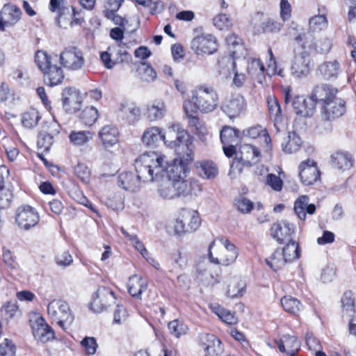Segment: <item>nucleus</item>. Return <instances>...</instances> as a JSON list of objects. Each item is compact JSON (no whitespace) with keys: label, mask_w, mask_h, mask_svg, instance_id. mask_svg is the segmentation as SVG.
Masks as SVG:
<instances>
[{"label":"nucleus","mask_w":356,"mask_h":356,"mask_svg":"<svg viewBox=\"0 0 356 356\" xmlns=\"http://www.w3.org/2000/svg\"><path fill=\"white\" fill-rule=\"evenodd\" d=\"M162 158L156 154L145 152L135 161L136 175L131 172H124L119 175L118 184L125 191L136 192L141 182L154 181V177L161 172L159 161Z\"/></svg>","instance_id":"obj_1"},{"label":"nucleus","mask_w":356,"mask_h":356,"mask_svg":"<svg viewBox=\"0 0 356 356\" xmlns=\"http://www.w3.org/2000/svg\"><path fill=\"white\" fill-rule=\"evenodd\" d=\"M184 147H179L175 150L177 157L170 163L167 161L166 156L160 152H148V153L156 154L162 158L159 161L161 172L155 175L154 181H159L164 177L167 180L175 181L179 179L186 178L189 171L188 165L194 160L193 150H183Z\"/></svg>","instance_id":"obj_2"},{"label":"nucleus","mask_w":356,"mask_h":356,"mask_svg":"<svg viewBox=\"0 0 356 356\" xmlns=\"http://www.w3.org/2000/svg\"><path fill=\"white\" fill-rule=\"evenodd\" d=\"M218 104V95L211 86L202 85L192 92L191 99L184 101V109L186 115L200 111L204 113L213 111Z\"/></svg>","instance_id":"obj_3"},{"label":"nucleus","mask_w":356,"mask_h":356,"mask_svg":"<svg viewBox=\"0 0 356 356\" xmlns=\"http://www.w3.org/2000/svg\"><path fill=\"white\" fill-rule=\"evenodd\" d=\"M49 317L60 327L65 330L74 321V316L68 303L60 299H54L47 305Z\"/></svg>","instance_id":"obj_4"},{"label":"nucleus","mask_w":356,"mask_h":356,"mask_svg":"<svg viewBox=\"0 0 356 356\" xmlns=\"http://www.w3.org/2000/svg\"><path fill=\"white\" fill-rule=\"evenodd\" d=\"M60 65L69 71H78L81 70L86 60L81 49L75 47L65 48L59 55Z\"/></svg>","instance_id":"obj_5"},{"label":"nucleus","mask_w":356,"mask_h":356,"mask_svg":"<svg viewBox=\"0 0 356 356\" xmlns=\"http://www.w3.org/2000/svg\"><path fill=\"white\" fill-rule=\"evenodd\" d=\"M260 158V152L253 145L243 144L240 147L239 153L231 165V170L235 168L241 172L243 166H251L257 163Z\"/></svg>","instance_id":"obj_6"},{"label":"nucleus","mask_w":356,"mask_h":356,"mask_svg":"<svg viewBox=\"0 0 356 356\" xmlns=\"http://www.w3.org/2000/svg\"><path fill=\"white\" fill-rule=\"evenodd\" d=\"M312 67V59L309 52L306 50L297 52L295 50L290 67L291 75L298 79L305 78L310 73Z\"/></svg>","instance_id":"obj_7"},{"label":"nucleus","mask_w":356,"mask_h":356,"mask_svg":"<svg viewBox=\"0 0 356 356\" xmlns=\"http://www.w3.org/2000/svg\"><path fill=\"white\" fill-rule=\"evenodd\" d=\"M40 216L31 206L23 205L15 211V222L21 229L28 231L38 225Z\"/></svg>","instance_id":"obj_8"},{"label":"nucleus","mask_w":356,"mask_h":356,"mask_svg":"<svg viewBox=\"0 0 356 356\" xmlns=\"http://www.w3.org/2000/svg\"><path fill=\"white\" fill-rule=\"evenodd\" d=\"M191 49L197 56L212 55L218 48L216 38L211 34H202L191 42Z\"/></svg>","instance_id":"obj_9"},{"label":"nucleus","mask_w":356,"mask_h":356,"mask_svg":"<svg viewBox=\"0 0 356 356\" xmlns=\"http://www.w3.org/2000/svg\"><path fill=\"white\" fill-rule=\"evenodd\" d=\"M221 243L223 248L220 250V254L217 257H213L211 249L215 245V241H213L209 246V259L211 262L216 264H222L224 266H229L232 264L238 257V251L235 245L231 243L227 239H221Z\"/></svg>","instance_id":"obj_10"},{"label":"nucleus","mask_w":356,"mask_h":356,"mask_svg":"<svg viewBox=\"0 0 356 356\" xmlns=\"http://www.w3.org/2000/svg\"><path fill=\"white\" fill-rule=\"evenodd\" d=\"M115 302L113 291L109 288L99 286L93 294L90 303L91 309L95 312H102Z\"/></svg>","instance_id":"obj_11"},{"label":"nucleus","mask_w":356,"mask_h":356,"mask_svg":"<svg viewBox=\"0 0 356 356\" xmlns=\"http://www.w3.org/2000/svg\"><path fill=\"white\" fill-rule=\"evenodd\" d=\"M320 170L314 160L307 159L300 163L299 177L304 185L314 184L320 179Z\"/></svg>","instance_id":"obj_12"},{"label":"nucleus","mask_w":356,"mask_h":356,"mask_svg":"<svg viewBox=\"0 0 356 356\" xmlns=\"http://www.w3.org/2000/svg\"><path fill=\"white\" fill-rule=\"evenodd\" d=\"M219 72L225 77L231 76L230 70L234 74L232 83L237 88H241L244 84L246 76L243 72H238L236 70V63L230 57L225 56L218 60Z\"/></svg>","instance_id":"obj_13"},{"label":"nucleus","mask_w":356,"mask_h":356,"mask_svg":"<svg viewBox=\"0 0 356 356\" xmlns=\"http://www.w3.org/2000/svg\"><path fill=\"white\" fill-rule=\"evenodd\" d=\"M31 322L35 339L42 343H46L54 339V330L46 323L43 317L38 316Z\"/></svg>","instance_id":"obj_14"},{"label":"nucleus","mask_w":356,"mask_h":356,"mask_svg":"<svg viewBox=\"0 0 356 356\" xmlns=\"http://www.w3.org/2000/svg\"><path fill=\"white\" fill-rule=\"evenodd\" d=\"M169 129L173 132L177 133L176 140L168 142V145L169 147L174 148L175 150L181 147H184L183 150L186 151L194 149L193 139L188 132L181 127L179 123H172L169 127Z\"/></svg>","instance_id":"obj_15"},{"label":"nucleus","mask_w":356,"mask_h":356,"mask_svg":"<svg viewBox=\"0 0 356 356\" xmlns=\"http://www.w3.org/2000/svg\"><path fill=\"white\" fill-rule=\"evenodd\" d=\"M296 226L288 220H281L275 222L270 228L272 237L280 243H284L291 239L292 234H295Z\"/></svg>","instance_id":"obj_16"},{"label":"nucleus","mask_w":356,"mask_h":356,"mask_svg":"<svg viewBox=\"0 0 356 356\" xmlns=\"http://www.w3.org/2000/svg\"><path fill=\"white\" fill-rule=\"evenodd\" d=\"M245 101L243 96L237 94L227 97L222 102L221 108L230 118H235L243 111Z\"/></svg>","instance_id":"obj_17"},{"label":"nucleus","mask_w":356,"mask_h":356,"mask_svg":"<svg viewBox=\"0 0 356 356\" xmlns=\"http://www.w3.org/2000/svg\"><path fill=\"white\" fill-rule=\"evenodd\" d=\"M339 90L332 85L327 83H321L316 85L309 96L311 99L314 100L315 105L317 102H320L322 105L327 103L337 97Z\"/></svg>","instance_id":"obj_18"},{"label":"nucleus","mask_w":356,"mask_h":356,"mask_svg":"<svg viewBox=\"0 0 356 356\" xmlns=\"http://www.w3.org/2000/svg\"><path fill=\"white\" fill-rule=\"evenodd\" d=\"M339 90L332 85L327 83H321L316 85L309 96L311 99L314 100L315 105L317 102H320L322 105L327 103L337 97Z\"/></svg>","instance_id":"obj_19"},{"label":"nucleus","mask_w":356,"mask_h":356,"mask_svg":"<svg viewBox=\"0 0 356 356\" xmlns=\"http://www.w3.org/2000/svg\"><path fill=\"white\" fill-rule=\"evenodd\" d=\"M292 106L295 113L300 118H310L316 111L315 102L310 97L305 98L296 96L292 101Z\"/></svg>","instance_id":"obj_20"},{"label":"nucleus","mask_w":356,"mask_h":356,"mask_svg":"<svg viewBox=\"0 0 356 356\" xmlns=\"http://www.w3.org/2000/svg\"><path fill=\"white\" fill-rule=\"evenodd\" d=\"M346 112V103L339 97L322 105L321 113L327 120H332L342 116Z\"/></svg>","instance_id":"obj_21"},{"label":"nucleus","mask_w":356,"mask_h":356,"mask_svg":"<svg viewBox=\"0 0 356 356\" xmlns=\"http://www.w3.org/2000/svg\"><path fill=\"white\" fill-rule=\"evenodd\" d=\"M177 197L181 196L197 195L201 191V186L194 179H179L173 181Z\"/></svg>","instance_id":"obj_22"},{"label":"nucleus","mask_w":356,"mask_h":356,"mask_svg":"<svg viewBox=\"0 0 356 356\" xmlns=\"http://www.w3.org/2000/svg\"><path fill=\"white\" fill-rule=\"evenodd\" d=\"M19 8L14 5H4L0 13V31H4L5 26H11L17 24L22 16Z\"/></svg>","instance_id":"obj_23"},{"label":"nucleus","mask_w":356,"mask_h":356,"mask_svg":"<svg viewBox=\"0 0 356 356\" xmlns=\"http://www.w3.org/2000/svg\"><path fill=\"white\" fill-rule=\"evenodd\" d=\"M142 143L149 147H155L163 141L168 145V141L165 140V135L161 129L158 127H150L145 129L141 136Z\"/></svg>","instance_id":"obj_24"},{"label":"nucleus","mask_w":356,"mask_h":356,"mask_svg":"<svg viewBox=\"0 0 356 356\" xmlns=\"http://www.w3.org/2000/svg\"><path fill=\"white\" fill-rule=\"evenodd\" d=\"M98 137L104 147L109 148L118 143L120 132L115 126L106 124L100 129Z\"/></svg>","instance_id":"obj_25"},{"label":"nucleus","mask_w":356,"mask_h":356,"mask_svg":"<svg viewBox=\"0 0 356 356\" xmlns=\"http://www.w3.org/2000/svg\"><path fill=\"white\" fill-rule=\"evenodd\" d=\"M140 109L134 104L122 103L120 104L118 115L129 124H134L140 117Z\"/></svg>","instance_id":"obj_26"},{"label":"nucleus","mask_w":356,"mask_h":356,"mask_svg":"<svg viewBox=\"0 0 356 356\" xmlns=\"http://www.w3.org/2000/svg\"><path fill=\"white\" fill-rule=\"evenodd\" d=\"M277 344L280 352L286 353L289 356H295L300 346L297 337L289 334L283 335Z\"/></svg>","instance_id":"obj_27"},{"label":"nucleus","mask_w":356,"mask_h":356,"mask_svg":"<svg viewBox=\"0 0 356 356\" xmlns=\"http://www.w3.org/2000/svg\"><path fill=\"white\" fill-rule=\"evenodd\" d=\"M202 340L205 341L204 349L206 356H220L223 353V346L215 335L207 334Z\"/></svg>","instance_id":"obj_28"},{"label":"nucleus","mask_w":356,"mask_h":356,"mask_svg":"<svg viewBox=\"0 0 356 356\" xmlns=\"http://www.w3.org/2000/svg\"><path fill=\"white\" fill-rule=\"evenodd\" d=\"M341 71L340 64L337 60L326 61L321 63L317 69L321 76L325 80L336 79Z\"/></svg>","instance_id":"obj_29"},{"label":"nucleus","mask_w":356,"mask_h":356,"mask_svg":"<svg viewBox=\"0 0 356 356\" xmlns=\"http://www.w3.org/2000/svg\"><path fill=\"white\" fill-rule=\"evenodd\" d=\"M127 287L131 296L140 298L142 293L147 290V282L141 276L134 275L129 277Z\"/></svg>","instance_id":"obj_30"},{"label":"nucleus","mask_w":356,"mask_h":356,"mask_svg":"<svg viewBox=\"0 0 356 356\" xmlns=\"http://www.w3.org/2000/svg\"><path fill=\"white\" fill-rule=\"evenodd\" d=\"M266 103L269 116L273 121L275 126L278 129V126L282 122L283 120L281 106L277 98L273 95L267 97Z\"/></svg>","instance_id":"obj_31"},{"label":"nucleus","mask_w":356,"mask_h":356,"mask_svg":"<svg viewBox=\"0 0 356 356\" xmlns=\"http://www.w3.org/2000/svg\"><path fill=\"white\" fill-rule=\"evenodd\" d=\"M294 211L300 220H305L306 214H313L316 211L314 204H309V197L302 195L294 203Z\"/></svg>","instance_id":"obj_32"},{"label":"nucleus","mask_w":356,"mask_h":356,"mask_svg":"<svg viewBox=\"0 0 356 356\" xmlns=\"http://www.w3.org/2000/svg\"><path fill=\"white\" fill-rule=\"evenodd\" d=\"M331 165L339 170L345 171L352 167L353 161L348 154L336 152L331 155Z\"/></svg>","instance_id":"obj_33"},{"label":"nucleus","mask_w":356,"mask_h":356,"mask_svg":"<svg viewBox=\"0 0 356 356\" xmlns=\"http://www.w3.org/2000/svg\"><path fill=\"white\" fill-rule=\"evenodd\" d=\"M182 218L186 225L187 232L197 230L201 224V220L198 212L195 210H181Z\"/></svg>","instance_id":"obj_34"},{"label":"nucleus","mask_w":356,"mask_h":356,"mask_svg":"<svg viewBox=\"0 0 356 356\" xmlns=\"http://www.w3.org/2000/svg\"><path fill=\"white\" fill-rule=\"evenodd\" d=\"M247 71L253 79H256L260 83H261L265 79V67L259 58L248 59Z\"/></svg>","instance_id":"obj_35"},{"label":"nucleus","mask_w":356,"mask_h":356,"mask_svg":"<svg viewBox=\"0 0 356 356\" xmlns=\"http://www.w3.org/2000/svg\"><path fill=\"white\" fill-rule=\"evenodd\" d=\"M44 80L49 86H56L64 79V74L61 67L52 65L43 72Z\"/></svg>","instance_id":"obj_36"},{"label":"nucleus","mask_w":356,"mask_h":356,"mask_svg":"<svg viewBox=\"0 0 356 356\" xmlns=\"http://www.w3.org/2000/svg\"><path fill=\"white\" fill-rule=\"evenodd\" d=\"M165 114V105L160 101H155L148 104L146 109V117L151 121H156L162 119Z\"/></svg>","instance_id":"obj_37"},{"label":"nucleus","mask_w":356,"mask_h":356,"mask_svg":"<svg viewBox=\"0 0 356 356\" xmlns=\"http://www.w3.org/2000/svg\"><path fill=\"white\" fill-rule=\"evenodd\" d=\"M301 144V138L295 132H289L282 143V147L284 152L292 154L300 149Z\"/></svg>","instance_id":"obj_38"},{"label":"nucleus","mask_w":356,"mask_h":356,"mask_svg":"<svg viewBox=\"0 0 356 356\" xmlns=\"http://www.w3.org/2000/svg\"><path fill=\"white\" fill-rule=\"evenodd\" d=\"M245 283L240 277H233L230 279L228 286L227 296L234 298L242 296L245 293Z\"/></svg>","instance_id":"obj_39"},{"label":"nucleus","mask_w":356,"mask_h":356,"mask_svg":"<svg viewBox=\"0 0 356 356\" xmlns=\"http://www.w3.org/2000/svg\"><path fill=\"white\" fill-rule=\"evenodd\" d=\"M186 115L188 118V124L192 131L198 136L200 140L202 141L205 140L206 136L208 134L205 124L201 122L197 117L193 116L191 113Z\"/></svg>","instance_id":"obj_40"},{"label":"nucleus","mask_w":356,"mask_h":356,"mask_svg":"<svg viewBox=\"0 0 356 356\" xmlns=\"http://www.w3.org/2000/svg\"><path fill=\"white\" fill-rule=\"evenodd\" d=\"M226 42L229 47L231 55L233 58L239 57L244 49L242 40L235 33H231L226 38Z\"/></svg>","instance_id":"obj_41"},{"label":"nucleus","mask_w":356,"mask_h":356,"mask_svg":"<svg viewBox=\"0 0 356 356\" xmlns=\"http://www.w3.org/2000/svg\"><path fill=\"white\" fill-rule=\"evenodd\" d=\"M198 173L205 179H213L218 172L216 165L211 161H204L197 166Z\"/></svg>","instance_id":"obj_42"},{"label":"nucleus","mask_w":356,"mask_h":356,"mask_svg":"<svg viewBox=\"0 0 356 356\" xmlns=\"http://www.w3.org/2000/svg\"><path fill=\"white\" fill-rule=\"evenodd\" d=\"M93 138L90 131H72L69 135L70 142L76 146H82L88 143Z\"/></svg>","instance_id":"obj_43"},{"label":"nucleus","mask_w":356,"mask_h":356,"mask_svg":"<svg viewBox=\"0 0 356 356\" xmlns=\"http://www.w3.org/2000/svg\"><path fill=\"white\" fill-rule=\"evenodd\" d=\"M288 262L282 250L277 249L266 259V264L275 271L282 268Z\"/></svg>","instance_id":"obj_44"},{"label":"nucleus","mask_w":356,"mask_h":356,"mask_svg":"<svg viewBox=\"0 0 356 356\" xmlns=\"http://www.w3.org/2000/svg\"><path fill=\"white\" fill-rule=\"evenodd\" d=\"M158 193L161 197L165 200H171L177 197L173 181L164 180L158 188Z\"/></svg>","instance_id":"obj_45"},{"label":"nucleus","mask_w":356,"mask_h":356,"mask_svg":"<svg viewBox=\"0 0 356 356\" xmlns=\"http://www.w3.org/2000/svg\"><path fill=\"white\" fill-rule=\"evenodd\" d=\"M284 257L287 259L288 262H291L300 257V250L298 243L293 240H290L286 242V244L282 249Z\"/></svg>","instance_id":"obj_46"},{"label":"nucleus","mask_w":356,"mask_h":356,"mask_svg":"<svg viewBox=\"0 0 356 356\" xmlns=\"http://www.w3.org/2000/svg\"><path fill=\"white\" fill-rule=\"evenodd\" d=\"M166 228L170 234L175 236H181L184 234L187 233L186 225L184 224L182 218L181 211L174 221L168 224Z\"/></svg>","instance_id":"obj_47"},{"label":"nucleus","mask_w":356,"mask_h":356,"mask_svg":"<svg viewBox=\"0 0 356 356\" xmlns=\"http://www.w3.org/2000/svg\"><path fill=\"white\" fill-rule=\"evenodd\" d=\"M63 106L68 112H76L80 108L81 100L75 91H72L68 94L67 97L63 99Z\"/></svg>","instance_id":"obj_48"},{"label":"nucleus","mask_w":356,"mask_h":356,"mask_svg":"<svg viewBox=\"0 0 356 356\" xmlns=\"http://www.w3.org/2000/svg\"><path fill=\"white\" fill-rule=\"evenodd\" d=\"M283 309L292 314H297L302 307L300 302L291 296H284L281 299Z\"/></svg>","instance_id":"obj_49"},{"label":"nucleus","mask_w":356,"mask_h":356,"mask_svg":"<svg viewBox=\"0 0 356 356\" xmlns=\"http://www.w3.org/2000/svg\"><path fill=\"white\" fill-rule=\"evenodd\" d=\"M245 135L252 139L263 138L264 142L268 146L271 143V138L267 131L261 126L252 127L244 132Z\"/></svg>","instance_id":"obj_50"},{"label":"nucleus","mask_w":356,"mask_h":356,"mask_svg":"<svg viewBox=\"0 0 356 356\" xmlns=\"http://www.w3.org/2000/svg\"><path fill=\"white\" fill-rule=\"evenodd\" d=\"M238 131L227 126H225L220 131V140L223 145L237 143L238 140Z\"/></svg>","instance_id":"obj_51"},{"label":"nucleus","mask_w":356,"mask_h":356,"mask_svg":"<svg viewBox=\"0 0 356 356\" xmlns=\"http://www.w3.org/2000/svg\"><path fill=\"white\" fill-rule=\"evenodd\" d=\"M98 118L97 109L94 106L86 107L81 113L80 119L86 126H92Z\"/></svg>","instance_id":"obj_52"},{"label":"nucleus","mask_w":356,"mask_h":356,"mask_svg":"<svg viewBox=\"0 0 356 356\" xmlns=\"http://www.w3.org/2000/svg\"><path fill=\"white\" fill-rule=\"evenodd\" d=\"M168 327L170 333L176 338H179L181 336L186 334L188 330L187 325L178 319L170 321Z\"/></svg>","instance_id":"obj_53"},{"label":"nucleus","mask_w":356,"mask_h":356,"mask_svg":"<svg viewBox=\"0 0 356 356\" xmlns=\"http://www.w3.org/2000/svg\"><path fill=\"white\" fill-rule=\"evenodd\" d=\"M40 120L39 112L35 109H31L23 114L22 122L24 127L31 129L35 127Z\"/></svg>","instance_id":"obj_54"},{"label":"nucleus","mask_w":356,"mask_h":356,"mask_svg":"<svg viewBox=\"0 0 356 356\" xmlns=\"http://www.w3.org/2000/svg\"><path fill=\"white\" fill-rule=\"evenodd\" d=\"M73 17L71 10L69 8H63L56 18L57 24L63 29L68 26H73Z\"/></svg>","instance_id":"obj_55"},{"label":"nucleus","mask_w":356,"mask_h":356,"mask_svg":"<svg viewBox=\"0 0 356 356\" xmlns=\"http://www.w3.org/2000/svg\"><path fill=\"white\" fill-rule=\"evenodd\" d=\"M35 63L42 73L52 65L51 57L44 51L35 53Z\"/></svg>","instance_id":"obj_56"},{"label":"nucleus","mask_w":356,"mask_h":356,"mask_svg":"<svg viewBox=\"0 0 356 356\" xmlns=\"http://www.w3.org/2000/svg\"><path fill=\"white\" fill-rule=\"evenodd\" d=\"M327 24V21L325 15H315L309 19V29L313 32L320 31L326 28Z\"/></svg>","instance_id":"obj_57"},{"label":"nucleus","mask_w":356,"mask_h":356,"mask_svg":"<svg viewBox=\"0 0 356 356\" xmlns=\"http://www.w3.org/2000/svg\"><path fill=\"white\" fill-rule=\"evenodd\" d=\"M140 78L143 81L152 82L157 76L156 71L147 63H143L140 69Z\"/></svg>","instance_id":"obj_58"},{"label":"nucleus","mask_w":356,"mask_h":356,"mask_svg":"<svg viewBox=\"0 0 356 356\" xmlns=\"http://www.w3.org/2000/svg\"><path fill=\"white\" fill-rule=\"evenodd\" d=\"M355 296L351 291H346L341 298V304L344 311L347 313L355 312Z\"/></svg>","instance_id":"obj_59"},{"label":"nucleus","mask_w":356,"mask_h":356,"mask_svg":"<svg viewBox=\"0 0 356 356\" xmlns=\"http://www.w3.org/2000/svg\"><path fill=\"white\" fill-rule=\"evenodd\" d=\"M234 205L237 209L243 213H248L253 209V202L243 196H239L235 199Z\"/></svg>","instance_id":"obj_60"},{"label":"nucleus","mask_w":356,"mask_h":356,"mask_svg":"<svg viewBox=\"0 0 356 356\" xmlns=\"http://www.w3.org/2000/svg\"><path fill=\"white\" fill-rule=\"evenodd\" d=\"M74 174L83 183L88 184L90 180V171L88 166L79 163L74 167Z\"/></svg>","instance_id":"obj_61"},{"label":"nucleus","mask_w":356,"mask_h":356,"mask_svg":"<svg viewBox=\"0 0 356 356\" xmlns=\"http://www.w3.org/2000/svg\"><path fill=\"white\" fill-rule=\"evenodd\" d=\"M54 142L51 135L48 133H40L38 137L37 145L39 149L49 151Z\"/></svg>","instance_id":"obj_62"},{"label":"nucleus","mask_w":356,"mask_h":356,"mask_svg":"<svg viewBox=\"0 0 356 356\" xmlns=\"http://www.w3.org/2000/svg\"><path fill=\"white\" fill-rule=\"evenodd\" d=\"M114 52V48L109 47L108 51H103L100 54V58L103 62L104 66L107 69H111L114 65L118 63L119 58H112L113 54Z\"/></svg>","instance_id":"obj_63"},{"label":"nucleus","mask_w":356,"mask_h":356,"mask_svg":"<svg viewBox=\"0 0 356 356\" xmlns=\"http://www.w3.org/2000/svg\"><path fill=\"white\" fill-rule=\"evenodd\" d=\"M15 346L9 339H5L0 343V356H15Z\"/></svg>","instance_id":"obj_64"}]
</instances>
